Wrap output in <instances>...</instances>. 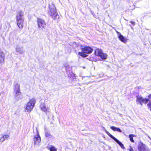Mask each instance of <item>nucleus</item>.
Wrapping results in <instances>:
<instances>
[{"label": "nucleus", "instance_id": "5701e85b", "mask_svg": "<svg viewBox=\"0 0 151 151\" xmlns=\"http://www.w3.org/2000/svg\"><path fill=\"white\" fill-rule=\"evenodd\" d=\"M47 148L50 151H57V149L53 145H50L48 146L47 147Z\"/></svg>", "mask_w": 151, "mask_h": 151}, {"label": "nucleus", "instance_id": "ddd939ff", "mask_svg": "<svg viewBox=\"0 0 151 151\" xmlns=\"http://www.w3.org/2000/svg\"><path fill=\"white\" fill-rule=\"evenodd\" d=\"M4 53L0 49V63L4 64L5 58Z\"/></svg>", "mask_w": 151, "mask_h": 151}, {"label": "nucleus", "instance_id": "4be33fe9", "mask_svg": "<svg viewBox=\"0 0 151 151\" xmlns=\"http://www.w3.org/2000/svg\"><path fill=\"white\" fill-rule=\"evenodd\" d=\"M103 128L105 133L113 140H114L116 138V137L110 133L104 127H103Z\"/></svg>", "mask_w": 151, "mask_h": 151}, {"label": "nucleus", "instance_id": "1a4fd4ad", "mask_svg": "<svg viewBox=\"0 0 151 151\" xmlns=\"http://www.w3.org/2000/svg\"><path fill=\"white\" fill-rule=\"evenodd\" d=\"M83 45L77 43L75 42H73V45L72 46L73 47V49L74 50V51L76 53H77V51H79L80 50L82 51V48L83 47Z\"/></svg>", "mask_w": 151, "mask_h": 151}, {"label": "nucleus", "instance_id": "39448f33", "mask_svg": "<svg viewBox=\"0 0 151 151\" xmlns=\"http://www.w3.org/2000/svg\"><path fill=\"white\" fill-rule=\"evenodd\" d=\"M69 66L68 65H65L67 73L68 75V78L69 79L68 82L73 84L76 79V75L72 72L71 68H69Z\"/></svg>", "mask_w": 151, "mask_h": 151}, {"label": "nucleus", "instance_id": "393cba45", "mask_svg": "<svg viewBox=\"0 0 151 151\" xmlns=\"http://www.w3.org/2000/svg\"><path fill=\"white\" fill-rule=\"evenodd\" d=\"M45 137L49 138H51L52 137L51 135L46 130H45Z\"/></svg>", "mask_w": 151, "mask_h": 151}, {"label": "nucleus", "instance_id": "a878e982", "mask_svg": "<svg viewBox=\"0 0 151 151\" xmlns=\"http://www.w3.org/2000/svg\"><path fill=\"white\" fill-rule=\"evenodd\" d=\"M110 128L113 131H116L117 127H116L114 126H112L110 127Z\"/></svg>", "mask_w": 151, "mask_h": 151}, {"label": "nucleus", "instance_id": "f257e3e1", "mask_svg": "<svg viewBox=\"0 0 151 151\" xmlns=\"http://www.w3.org/2000/svg\"><path fill=\"white\" fill-rule=\"evenodd\" d=\"M82 48V52H79L78 53V56H81L82 58H86L88 56V54H91L93 50V49L89 46H87L85 45H83Z\"/></svg>", "mask_w": 151, "mask_h": 151}, {"label": "nucleus", "instance_id": "f3484780", "mask_svg": "<svg viewBox=\"0 0 151 151\" xmlns=\"http://www.w3.org/2000/svg\"><path fill=\"white\" fill-rule=\"evenodd\" d=\"M107 55L106 54L104 53L103 52L99 56L100 58V59H99L100 61L106 59L107 58Z\"/></svg>", "mask_w": 151, "mask_h": 151}, {"label": "nucleus", "instance_id": "c756f323", "mask_svg": "<svg viewBox=\"0 0 151 151\" xmlns=\"http://www.w3.org/2000/svg\"><path fill=\"white\" fill-rule=\"evenodd\" d=\"M129 151H134L132 147H130L129 149Z\"/></svg>", "mask_w": 151, "mask_h": 151}, {"label": "nucleus", "instance_id": "2eb2a0df", "mask_svg": "<svg viewBox=\"0 0 151 151\" xmlns=\"http://www.w3.org/2000/svg\"><path fill=\"white\" fill-rule=\"evenodd\" d=\"M40 107L42 111L44 112L47 111V108L46 107V104L44 102L41 103Z\"/></svg>", "mask_w": 151, "mask_h": 151}, {"label": "nucleus", "instance_id": "f8f14e48", "mask_svg": "<svg viewBox=\"0 0 151 151\" xmlns=\"http://www.w3.org/2000/svg\"><path fill=\"white\" fill-rule=\"evenodd\" d=\"M116 32L118 35V38L119 40L122 42L126 43L127 42L128 39L122 35L120 32L117 31H116Z\"/></svg>", "mask_w": 151, "mask_h": 151}, {"label": "nucleus", "instance_id": "6e6552de", "mask_svg": "<svg viewBox=\"0 0 151 151\" xmlns=\"http://www.w3.org/2000/svg\"><path fill=\"white\" fill-rule=\"evenodd\" d=\"M35 99H32L30 100L27 104L25 109V111L30 112L33 109L35 103Z\"/></svg>", "mask_w": 151, "mask_h": 151}, {"label": "nucleus", "instance_id": "6ab92c4d", "mask_svg": "<svg viewBox=\"0 0 151 151\" xmlns=\"http://www.w3.org/2000/svg\"><path fill=\"white\" fill-rule=\"evenodd\" d=\"M103 128L105 133L113 140H114L116 138V137L110 133L104 127H103Z\"/></svg>", "mask_w": 151, "mask_h": 151}, {"label": "nucleus", "instance_id": "bb28decb", "mask_svg": "<svg viewBox=\"0 0 151 151\" xmlns=\"http://www.w3.org/2000/svg\"><path fill=\"white\" fill-rule=\"evenodd\" d=\"M3 137H4V140L7 139L8 138V137H9V136L8 135H3Z\"/></svg>", "mask_w": 151, "mask_h": 151}, {"label": "nucleus", "instance_id": "aec40b11", "mask_svg": "<svg viewBox=\"0 0 151 151\" xmlns=\"http://www.w3.org/2000/svg\"><path fill=\"white\" fill-rule=\"evenodd\" d=\"M103 128L105 133L113 140H114L116 138V137L110 133L104 127H103Z\"/></svg>", "mask_w": 151, "mask_h": 151}, {"label": "nucleus", "instance_id": "c85d7f7f", "mask_svg": "<svg viewBox=\"0 0 151 151\" xmlns=\"http://www.w3.org/2000/svg\"><path fill=\"white\" fill-rule=\"evenodd\" d=\"M4 137H2L1 138H0V141L1 142H3L5 140L4 139Z\"/></svg>", "mask_w": 151, "mask_h": 151}, {"label": "nucleus", "instance_id": "473e14b6", "mask_svg": "<svg viewBox=\"0 0 151 151\" xmlns=\"http://www.w3.org/2000/svg\"><path fill=\"white\" fill-rule=\"evenodd\" d=\"M132 23V24L133 25H134L135 24V23L134 22H131Z\"/></svg>", "mask_w": 151, "mask_h": 151}, {"label": "nucleus", "instance_id": "20e7f679", "mask_svg": "<svg viewBox=\"0 0 151 151\" xmlns=\"http://www.w3.org/2000/svg\"><path fill=\"white\" fill-rule=\"evenodd\" d=\"M135 95L136 98V102L137 104L138 103L140 102L146 104L149 102V103L147 104V105L151 111V101L149 100L148 99L143 98L141 95H139V93H136Z\"/></svg>", "mask_w": 151, "mask_h": 151}, {"label": "nucleus", "instance_id": "a211bd4d", "mask_svg": "<svg viewBox=\"0 0 151 151\" xmlns=\"http://www.w3.org/2000/svg\"><path fill=\"white\" fill-rule=\"evenodd\" d=\"M114 140L119 145L122 149L124 150L125 149L124 145L117 138H116Z\"/></svg>", "mask_w": 151, "mask_h": 151}, {"label": "nucleus", "instance_id": "412c9836", "mask_svg": "<svg viewBox=\"0 0 151 151\" xmlns=\"http://www.w3.org/2000/svg\"><path fill=\"white\" fill-rule=\"evenodd\" d=\"M103 128L105 133L113 140H114L116 138V137L110 133L104 127H103Z\"/></svg>", "mask_w": 151, "mask_h": 151}, {"label": "nucleus", "instance_id": "72a5a7b5", "mask_svg": "<svg viewBox=\"0 0 151 151\" xmlns=\"http://www.w3.org/2000/svg\"><path fill=\"white\" fill-rule=\"evenodd\" d=\"M112 151H113L112 150Z\"/></svg>", "mask_w": 151, "mask_h": 151}, {"label": "nucleus", "instance_id": "b1692460", "mask_svg": "<svg viewBox=\"0 0 151 151\" xmlns=\"http://www.w3.org/2000/svg\"><path fill=\"white\" fill-rule=\"evenodd\" d=\"M136 135L134 134H130L128 136V137L130 141L134 143V141L133 139V137H135Z\"/></svg>", "mask_w": 151, "mask_h": 151}, {"label": "nucleus", "instance_id": "f03ea898", "mask_svg": "<svg viewBox=\"0 0 151 151\" xmlns=\"http://www.w3.org/2000/svg\"><path fill=\"white\" fill-rule=\"evenodd\" d=\"M14 99L16 101H19L23 98L20 92V85L17 83L14 84Z\"/></svg>", "mask_w": 151, "mask_h": 151}, {"label": "nucleus", "instance_id": "9d476101", "mask_svg": "<svg viewBox=\"0 0 151 151\" xmlns=\"http://www.w3.org/2000/svg\"><path fill=\"white\" fill-rule=\"evenodd\" d=\"M147 147L142 142L140 141L138 145V150L139 151H148Z\"/></svg>", "mask_w": 151, "mask_h": 151}, {"label": "nucleus", "instance_id": "dca6fc26", "mask_svg": "<svg viewBox=\"0 0 151 151\" xmlns=\"http://www.w3.org/2000/svg\"><path fill=\"white\" fill-rule=\"evenodd\" d=\"M102 52L103 51L101 49L96 48V49L94 50V53L95 55L99 57V56L100 55Z\"/></svg>", "mask_w": 151, "mask_h": 151}, {"label": "nucleus", "instance_id": "cd10ccee", "mask_svg": "<svg viewBox=\"0 0 151 151\" xmlns=\"http://www.w3.org/2000/svg\"><path fill=\"white\" fill-rule=\"evenodd\" d=\"M116 131L118 132H122V131L120 129L119 127H117L116 128Z\"/></svg>", "mask_w": 151, "mask_h": 151}, {"label": "nucleus", "instance_id": "4468645a", "mask_svg": "<svg viewBox=\"0 0 151 151\" xmlns=\"http://www.w3.org/2000/svg\"><path fill=\"white\" fill-rule=\"evenodd\" d=\"M23 48L22 46L17 45L16 48V52H18L20 54H24L25 52V51L23 50Z\"/></svg>", "mask_w": 151, "mask_h": 151}, {"label": "nucleus", "instance_id": "7ed1b4c3", "mask_svg": "<svg viewBox=\"0 0 151 151\" xmlns=\"http://www.w3.org/2000/svg\"><path fill=\"white\" fill-rule=\"evenodd\" d=\"M49 10L48 13L54 19H58L59 18V15L57 12V10L55 6L53 4L51 5L49 4L48 6Z\"/></svg>", "mask_w": 151, "mask_h": 151}, {"label": "nucleus", "instance_id": "423d86ee", "mask_svg": "<svg viewBox=\"0 0 151 151\" xmlns=\"http://www.w3.org/2000/svg\"><path fill=\"white\" fill-rule=\"evenodd\" d=\"M37 21L39 29L45 32L48 31V27L47 26L44 20L41 18H38Z\"/></svg>", "mask_w": 151, "mask_h": 151}, {"label": "nucleus", "instance_id": "2f4dec72", "mask_svg": "<svg viewBox=\"0 0 151 151\" xmlns=\"http://www.w3.org/2000/svg\"><path fill=\"white\" fill-rule=\"evenodd\" d=\"M142 103V102H140V103H138H138L139 104H140V105H141L142 106V105H143V104H142V103Z\"/></svg>", "mask_w": 151, "mask_h": 151}, {"label": "nucleus", "instance_id": "0eeeda50", "mask_svg": "<svg viewBox=\"0 0 151 151\" xmlns=\"http://www.w3.org/2000/svg\"><path fill=\"white\" fill-rule=\"evenodd\" d=\"M23 13L22 11H19L16 16V20L18 26L19 28L23 27L24 19L22 18Z\"/></svg>", "mask_w": 151, "mask_h": 151}, {"label": "nucleus", "instance_id": "7c9ffc66", "mask_svg": "<svg viewBox=\"0 0 151 151\" xmlns=\"http://www.w3.org/2000/svg\"><path fill=\"white\" fill-rule=\"evenodd\" d=\"M148 98L149 99H151V94L148 96Z\"/></svg>", "mask_w": 151, "mask_h": 151}, {"label": "nucleus", "instance_id": "9b49d317", "mask_svg": "<svg viewBox=\"0 0 151 151\" xmlns=\"http://www.w3.org/2000/svg\"><path fill=\"white\" fill-rule=\"evenodd\" d=\"M33 140L34 142V145H36L41 142V137L37 129V134L34 136Z\"/></svg>", "mask_w": 151, "mask_h": 151}]
</instances>
